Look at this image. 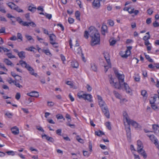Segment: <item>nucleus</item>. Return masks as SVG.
<instances>
[{
	"label": "nucleus",
	"mask_w": 159,
	"mask_h": 159,
	"mask_svg": "<svg viewBox=\"0 0 159 159\" xmlns=\"http://www.w3.org/2000/svg\"><path fill=\"white\" fill-rule=\"evenodd\" d=\"M127 123L128 125H127L128 126V125H130L131 124L135 128H138L139 125V124L136 121L131 120H129V122H128Z\"/></svg>",
	"instance_id": "nucleus-11"
},
{
	"label": "nucleus",
	"mask_w": 159,
	"mask_h": 159,
	"mask_svg": "<svg viewBox=\"0 0 159 159\" xmlns=\"http://www.w3.org/2000/svg\"><path fill=\"white\" fill-rule=\"evenodd\" d=\"M91 68L92 70L95 72L97 70V66L93 63L91 64Z\"/></svg>",
	"instance_id": "nucleus-24"
},
{
	"label": "nucleus",
	"mask_w": 159,
	"mask_h": 159,
	"mask_svg": "<svg viewBox=\"0 0 159 159\" xmlns=\"http://www.w3.org/2000/svg\"><path fill=\"white\" fill-rule=\"evenodd\" d=\"M104 67L105 68L104 70H105V72H106L107 71L108 69L109 68L111 67V63L110 66H109V65L108 64L107 65L104 66Z\"/></svg>",
	"instance_id": "nucleus-48"
},
{
	"label": "nucleus",
	"mask_w": 159,
	"mask_h": 159,
	"mask_svg": "<svg viewBox=\"0 0 159 159\" xmlns=\"http://www.w3.org/2000/svg\"><path fill=\"white\" fill-rule=\"evenodd\" d=\"M131 46H128L127 47V50L125 51V54L122 57H123L127 58L130 53V50L132 49Z\"/></svg>",
	"instance_id": "nucleus-9"
},
{
	"label": "nucleus",
	"mask_w": 159,
	"mask_h": 159,
	"mask_svg": "<svg viewBox=\"0 0 159 159\" xmlns=\"http://www.w3.org/2000/svg\"><path fill=\"white\" fill-rule=\"evenodd\" d=\"M109 41L110 43V45L111 46H113L116 42V41L115 40H112L111 41L110 40Z\"/></svg>",
	"instance_id": "nucleus-45"
},
{
	"label": "nucleus",
	"mask_w": 159,
	"mask_h": 159,
	"mask_svg": "<svg viewBox=\"0 0 159 159\" xmlns=\"http://www.w3.org/2000/svg\"><path fill=\"white\" fill-rule=\"evenodd\" d=\"M92 96L90 94H86V97H85V100H87L89 102H91L92 100L91 99Z\"/></svg>",
	"instance_id": "nucleus-27"
},
{
	"label": "nucleus",
	"mask_w": 159,
	"mask_h": 159,
	"mask_svg": "<svg viewBox=\"0 0 159 159\" xmlns=\"http://www.w3.org/2000/svg\"><path fill=\"white\" fill-rule=\"evenodd\" d=\"M108 23L111 26H113L114 25V21L111 20H108Z\"/></svg>",
	"instance_id": "nucleus-41"
},
{
	"label": "nucleus",
	"mask_w": 159,
	"mask_h": 159,
	"mask_svg": "<svg viewBox=\"0 0 159 159\" xmlns=\"http://www.w3.org/2000/svg\"><path fill=\"white\" fill-rule=\"evenodd\" d=\"M14 84L16 87H18L19 88H21L22 87V86L20 85L19 83H17L16 81L14 83Z\"/></svg>",
	"instance_id": "nucleus-53"
},
{
	"label": "nucleus",
	"mask_w": 159,
	"mask_h": 159,
	"mask_svg": "<svg viewBox=\"0 0 159 159\" xmlns=\"http://www.w3.org/2000/svg\"><path fill=\"white\" fill-rule=\"evenodd\" d=\"M141 94L144 98H146L148 97V94L147 93V92L146 90H143L141 91Z\"/></svg>",
	"instance_id": "nucleus-25"
},
{
	"label": "nucleus",
	"mask_w": 159,
	"mask_h": 159,
	"mask_svg": "<svg viewBox=\"0 0 159 159\" xmlns=\"http://www.w3.org/2000/svg\"><path fill=\"white\" fill-rule=\"evenodd\" d=\"M123 84L126 92L128 93H130L132 92V90L129 87L128 85L125 82H124Z\"/></svg>",
	"instance_id": "nucleus-15"
},
{
	"label": "nucleus",
	"mask_w": 159,
	"mask_h": 159,
	"mask_svg": "<svg viewBox=\"0 0 159 159\" xmlns=\"http://www.w3.org/2000/svg\"><path fill=\"white\" fill-rule=\"evenodd\" d=\"M19 63L22 67L26 68L29 71L30 74L35 77L37 76V74L36 73L34 72V69L30 66L25 61L21 60L19 61Z\"/></svg>",
	"instance_id": "nucleus-2"
},
{
	"label": "nucleus",
	"mask_w": 159,
	"mask_h": 159,
	"mask_svg": "<svg viewBox=\"0 0 159 159\" xmlns=\"http://www.w3.org/2000/svg\"><path fill=\"white\" fill-rule=\"evenodd\" d=\"M0 11L3 13H6V12L4 8L1 6H0Z\"/></svg>",
	"instance_id": "nucleus-50"
},
{
	"label": "nucleus",
	"mask_w": 159,
	"mask_h": 159,
	"mask_svg": "<svg viewBox=\"0 0 159 159\" xmlns=\"http://www.w3.org/2000/svg\"><path fill=\"white\" fill-rule=\"evenodd\" d=\"M4 61L7 65H10L11 66H14V65L11 62L7 59H5Z\"/></svg>",
	"instance_id": "nucleus-23"
},
{
	"label": "nucleus",
	"mask_w": 159,
	"mask_h": 159,
	"mask_svg": "<svg viewBox=\"0 0 159 159\" xmlns=\"http://www.w3.org/2000/svg\"><path fill=\"white\" fill-rule=\"evenodd\" d=\"M68 21L70 24H72L74 22V20L71 18H69L68 19Z\"/></svg>",
	"instance_id": "nucleus-58"
},
{
	"label": "nucleus",
	"mask_w": 159,
	"mask_h": 159,
	"mask_svg": "<svg viewBox=\"0 0 159 159\" xmlns=\"http://www.w3.org/2000/svg\"><path fill=\"white\" fill-rule=\"evenodd\" d=\"M7 81L10 84H11L12 83H13L14 84L16 80H12V79L10 78V80H8Z\"/></svg>",
	"instance_id": "nucleus-60"
},
{
	"label": "nucleus",
	"mask_w": 159,
	"mask_h": 159,
	"mask_svg": "<svg viewBox=\"0 0 159 159\" xmlns=\"http://www.w3.org/2000/svg\"><path fill=\"white\" fill-rule=\"evenodd\" d=\"M8 6L11 9L14 10L16 5L14 3L10 2L7 4Z\"/></svg>",
	"instance_id": "nucleus-21"
},
{
	"label": "nucleus",
	"mask_w": 159,
	"mask_h": 159,
	"mask_svg": "<svg viewBox=\"0 0 159 159\" xmlns=\"http://www.w3.org/2000/svg\"><path fill=\"white\" fill-rule=\"evenodd\" d=\"M56 117L57 119H62L63 118V116L59 114H57L56 116Z\"/></svg>",
	"instance_id": "nucleus-59"
},
{
	"label": "nucleus",
	"mask_w": 159,
	"mask_h": 159,
	"mask_svg": "<svg viewBox=\"0 0 159 159\" xmlns=\"http://www.w3.org/2000/svg\"><path fill=\"white\" fill-rule=\"evenodd\" d=\"M5 115L7 116L9 118H11L12 116V114L11 113H6L5 114Z\"/></svg>",
	"instance_id": "nucleus-62"
},
{
	"label": "nucleus",
	"mask_w": 159,
	"mask_h": 159,
	"mask_svg": "<svg viewBox=\"0 0 159 159\" xmlns=\"http://www.w3.org/2000/svg\"><path fill=\"white\" fill-rule=\"evenodd\" d=\"M150 103L151 104H153L155 103L156 104H158L159 103V96L157 94L154 95L153 97V101H150Z\"/></svg>",
	"instance_id": "nucleus-5"
},
{
	"label": "nucleus",
	"mask_w": 159,
	"mask_h": 159,
	"mask_svg": "<svg viewBox=\"0 0 159 159\" xmlns=\"http://www.w3.org/2000/svg\"><path fill=\"white\" fill-rule=\"evenodd\" d=\"M150 139L152 142H153L154 144H157V141H158L157 139L156 138L154 135H148Z\"/></svg>",
	"instance_id": "nucleus-18"
},
{
	"label": "nucleus",
	"mask_w": 159,
	"mask_h": 159,
	"mask_svg": "<svg viewBox=\"0 0 159 159\" xmlns=\"http://www.w3.org/2000/svg\"><path fill=\"white\" fill-rule=\"evenodd\" d=\"M11 130L12 134L14 135H17L19 133V129L16 126L11 128Z\"/></svg>",
	"instance_id": "nucleus-12"
},
{
	"label": "nucleus",
	"mask_w": 159,
	"mask_h": 159,
	"mask_svg": "<svg viewBox=\"0 0 159 159\" xmlns=\"http://www.w3.org/2000/svg\"><path fill=\"white\" fill-rule=\"evenodd\" d=\"M11 75H12V76H13V77H14L15 78V77L16 76H18L20 78L19 80V81H20V80H22L21 79V77L18 75H16V74L14 72H11Z\"/></svg>",
	"instance_id": "nucleus-32"
},
{
	"label": "nucleus",
	"mask_w": 159,
	"mask_h": 159,
	"mask_svg": "<svg viewBox=\"0 0 159 159\" xmlns=\"http://www.w3.org/2000/svg\"><path fill=\"white\" fill-rule=\"evenodd\" d=\"M104 55L107 64L109 66H111V61L110 60V56L107 52H105L104 53Z\"/></svg>",
	"instance_id": "nucleus-10"
},
{
	"label": "nucleus",
	"mask_w": 159,
	"mask_h": 159,
	"mask_svg": "<svg viewBox=\"0 0 159 159\" xmlns=\"http://www.w3.org/2000/svg\"><path fill=\"white\" fill-rule=\"evenodd\" d=\"M126 132L127 136L128 138L130 139L131 138L130 128V125H128L127 127V126L125 125Z\"/></svg>",
	"instance_id": "nucleus-14"
},
{
	"label": "nucleus",
	"mask_w": 159,
	"mask_h": 159,
	"mask_svg": "<svg viewBox=\"0 0 159 159\" xmlns=\"http://www.w3.org/2000/svg\"><path fill=\"white\" fill-rule=\"evenodd\" d=\"M7 56L8 57L10 58H14L15 57L13 55H12L11 53H8L7 54Z\"/></svg>",
	"instance_id": "nucleus-43"
},
{
	"label": "nucleus",
	"mask_w": 159,
	"mask_h": 159,
	"mask_svg": "<svg viewBox=\"0 0 159 159\" xmlns=\"http://www.w3.org/2000/svg\"><path fill=\"white\" fill-rule=\"evenodd\" d=\"M106 126L109 130H111V127L110 123L109 122H107L105 124Z\"/></svg>",
	"instance_id": "nucleus-38"
},
{
	"label": "nucleus",
	"mask_w": 159,
	"mask_h": 159,
	"mask_svg": "<svg viewBox=\"0 0 159 159\" xmlns=\"http://www.w3.org/2000/svg\"><path fill=\"white\" fill-rule=\"evenodd\" d=\"M99 102V105L101 107L102 111L104 113V115L107 118H110L109 112L107 106L105 102L103 101H100Z\"/></svg>",
	"instance_id": "nucleus-3"
},
{
	"label": "nucleus",
	"mask_w": 159,
	"mask_h": 159,
	"mask_svg": "<svg viewBox=\"0 0 159 159\" xmlns=\"http://www.w3.org/2000/svg\"><path fill=\"white\" fill-rule=\"evenodd\" d=\"M45 16H46L47 18L49 19H50L52 17L51 14H47V13H45Z\"/></svg>",
	"instance_id": "nucleus-49"
},
{
	"label": "nucleus",
	"mask_w": 159,
	"mask_h": 159,
	"mask_svg": "<svg viewBox=\"0 0 159 159\" xmlns=\"http://www.w3.org/2000/svg\"><path fill=\"white\" fill-rule=\"evenodd\" d=\"M129 9H130L128 11V12L131 14L134 13V9L133 7H129Z\"/></svg>",
	"instance_id": "nucleus-52"
},
{
	"label": "nucleus",
	"mask_w": 159,
	"mask_h": 159,
	"mask_svg": "<svg viewBox=\"0 0 159 159\" xmlns=\"http://www.w3.org/2000/svg\"><path fill=\"white\" fill-rule=\"evenodd\" d=\"M151 23V18H148L146 20V23L147 24H149Z\"/></svg>",
	"instance_id": "nucleus-57"
},
{
	"label": "nucleus",
	"mask_w": 159,
	"mask_h": 159,
	"mask_svg": "<svg viewBox=\"0 0 159 159\" xmlns=\"http://www.w3.org/2000/svg\"><path fill=\"white\" fill-rule=\"evenodd\" d=\"M102 34H105V33L107 31V25H103L102 27Z\"/></svg>",
	"instance_id": "nucleus-22"
},
{
	"label": "nucleus",
	"mask_w": 159,
	"mask_h": 159,
	"mask_svg": "<svg viewBox=\"0 0 159 159\" xmlns=\"http://www.w3.org/2000/svg\"><path fill=\"white\" fill-rule=\"evenodd\" d=\"M21 24L23 26H29V22L22 21Z\"/></svg>",
	"instance_id": "nucleus-56"
},
{
	"label": "nucleus",
	"mask_w": 159,
	"mask_h": 159,
	"mask_svg": "<svg viewBox=\"0 0 159 159\" xmlns=\"http://www.w3.org/2000/svg\"><path fill=\"white\" fill-rule=\"evenodd\" d=\"M18 55L20 58L23 59L25 57V52L24 51H21L18 53Z\"/></svg>",
	"instance_id": "nucleus-19"
},
{
	"label": "nucleus",
	"mask_w": 159,
	"mask_h": 159,
	"mask_svg": "<svg viewBox=\"0 0 159 159\" xmlns=\"http://www.w3.org/2000/svg\"><path fill=\"white\" fill-rule=\"evenodd\" d=\"M16 21L18 22L20 24H21L23 21L21 18L19 17H18L16 18Z\"/></svg>",
	"instance_id": "nucleus-54"
},
{
	"label": "nucleus",
	"mask_w": 159,
	"mask_h": 159,
	"mask_svg": "<svg viewBox=\"0 0 159 159\" xmlns=\"http://www.w3.org/2000/svg\"><path fill=\"white\" fill-rule=\"evenodd\" d=\"M83 153L84 156L87 157H88L90 154L88 151H83Z\"/></svg>",
	"instance_id": "nucleus-36"
},
{
	"label": "nucleus",
	"mask_w": 159,
	"mask_h": 159,
	"mask_svg": "<svg viewBox=\"0 0 159 159\" xmlns=\"http://www.w3.org/2000/svg\"><path fill=\"white\" fill-rule=\"evenodd\" d=\"M113 93L116 98L119 99L120 98V95L117 92L115 91H114L113 92Z\"/></svg>",
	"instance_id": "nucleus-34"
},
{
	"label": "nucleus",
	"mask_w": 159,
	"mask_h": 159,
	"mask_svg": "<svg viewBox=\"0 0 159 159\" xmlns=\"http://www.w3.org/2000/svg\"><path fill=\"white\" fill-rule=\"evenodd\" d=\"M76 139L79 142L82 143H84V140L83 139L80 138V137L79 135H77L76 136Z\"/></svg>",
	"instance_id": "nucleus-35"
},
{
	"label": "nucleus",
	"mask_w": 159,
	"mask_h": 159,
	"mask_svg": "<svg viewBox=\"0 0 159 159\" xmlns=\"http://www.w3.org/2000/svg\"><path fill=\"white\" fill-rule=\"evenodd\" d=\"M89 30H88V31H84V36L86 39H87L89 38Z\"/></svg>",
	"instance_id": "nucleus-33"
},
{
	"label": "nucleus",
	"mask_w": 159,
	"mask_h": 159,
	"mask_svg": "<svg viewBox=\"0 0 159 159\" xmlns=\"http://www.w3.org/2000/svg\"><path fill=\"white\" fill-rule=\"evenodd\" d=\"M95 134L98 136H101L102 135H104V133L101 130H99L96 131L95 132Z\"/></svg>",
	"instance_id": "nucleus-26"
},
{
	"label": "nucleus",
	"mask_w": 159,
	"mask_h": 159,
	"mask_svg": "<svg viewBox=\"0 0 159 159\" xmlns=\"http://www.w3.org/2000/svg\"><path fill=\"white\" fill-rule=\"evenodd\" d=\"M123 115L124 120L125 119L127 123L128 122H129V120L130 119H129V116L126 112L125 111H123Z\"/></svg>",
	"instance_id": "nucleus-16"
},
{
	"label": "nucleus",
	"mask_w": 159,
	"mask_h": 159,
	"mask_svg": "<svg viewBox=\"0 0 159 159\" xmlns=\"http://www.w3.org/2000/svg\"><path fill=\"white\" fill-rule=\"evenodd\" d=\"M8 155L14 156L15 154V152L12 151H8L6 152Z\"/></svg>",
	"instance_id": "nucleus-42"
},
{
	"label": "nucleus",
	"mask_w": 159,
	"mask_h": 159,
	"mask_svg": "<svg viewBox=\"0 0 159 159\" xmlns=\"http://www.w3.org/2000/svg\"><path fill=\"white\" fill-rule=\"evenodd\" d=\"M153 25L154 27H158L159 26V23H158L156 20H155L153 23Z\"/></svg>",
	"instance_id": "nucleus-40"
},
{
	"label": "nucleus",
	"mask_w": 159,
	"mask_h": 159,
	"mask_svg": "<svg viewBox=\"0 0 159 159\" xmlns=\"http://www.w3.org/2000/svg\"><path fill=\"white\" fill-rule=\"evenodd\" d=\"M147 11L148 14L149 15H151L153 12V11L150 8H149L147 10Z\"/></svg>",
	"instance_id": "nucleus-64"
},
{
	"label": "nucleus",
	"mask_w": 159,
	"mask_h": 159,
	"mask_svg": "<svg viewBox=\"0 0 159 159\" xmlns=\"http://www.w3.org/2000/svg\"><path fill=\"white\" fill-rule=\"evenodd\" d=\"M75 17H79L80 16V12L79 11H76L75 13Z\"/></svg>",
	"instance_id": "nucleus-63"
},
{
	"label": "nucleus",
	"mask_w": 159,
	"mask_h": 159,
	"mask_svg": "<svg viewBox=\"0 0 159 159\" xmlns=\"http://www.w3.org/2000/svg\"><path fill=\"white\" fill-rule=\"evenodd\" d=\"M114 70L116 76L118 79L119 83H123L124 82V75L120 74L116 69H114Z\"/></svg>",
	"instance_id": "nucleus-4"
},
{
	"label": "nucleus",
	"mask_w": 159,
	"mask_h": 159,
	"mask_svg": "<svg viewBox=\"0 0 159 159\" xmlns=\"http://www.w3.org/2000/svg\"><path fill=\"white\" fill-rule=\"evenodd\" d=\"M94 8L98 9L100 7V2L98 0H94L92 3Z\"/></svg>",
	"instance_id": "nucleus-7"
},
{
	"label": "nucleus",
	"mask_w": 159,
	"mask_h": 159,
	"mask_svg": "<svg viewBox=\"0 0 159 159\" xmlns=\"http://www.w3.org/2000/svg\"><path fill=\"white\" fill-rule=\"evenodd\" d=\"M27 95L31 97L37 98L39 97V94L38 92L35 91H32L31 92L28 93Z\"/></svg>",
	"instance_id": "nucleus-13"
},
{
	"label": "nucleus",
	"mask_w": 159,
	"mask_h": 159,
	"mask_svg": "<svg viewBox=\"0 0 159 159\" xmlns=\"http://www.w3.org/2000/svg\"><path fill=\"white\" fill-rule=\"evenodd\" d=\"M20 98V94L19 93H16L15 96V98L17 100H19Z\"/></svg>",
	"instance_id": "nucleus-44"
},
{
	"label": "nucleus",
	"mask_w": 159,
	"mask_h": 159,
	"mask_svg": "<svg viewBox=\"0 0 159 159\" xmlns=\"http://www.w3.org/2000/svg\"><path fill=\"white\" fill-rule=\"evenodd\" d=\"M25 16L26 20H30V13H27L25 15Z\"/></svg>",
	"instance_id": "nucleus-46"
},
{
	"label": "nucleus",
	"mask_w": 159,
	"mask_h": 159,
	"mask_svg": "<svg viewBox=\"0 0 159 159\" xmlns=\"http://www.w3.org/2000/svg\"><path fill=\"white\" fill-rule=\"evenodd\" d=\"M43 52L45 53L47 55H51V53L48 49L46 50H43Z\"/></svg>",
	"instance_id": "nucleus-37"
},
{
	"label": "nucleus",
	"mask_w": 159,
	"mask_h": 159,
	"mask_svg": "<svg viewBox=\"0 0 159 159\" xmlns=\"http://www.w3.org/2000/svg\"><path fill=\"white\" fill-rule=\"evenodd\" d=\"M50 43L51 44H54L55 43H53V42H55L56 40V37L55 35L53 34H51L49 35Z\"/></svg>",
	"instance_id": "nucleus-6"
},
{
	"label": "nucleus",
	"mask_w": 159,
	"mask_h": 159,
	"mask_svg": "<svg viewBox=\"0 0 159 159\" xmlns=\"http://www.w3.org/2000/svg\"><path fill=\"white\" fill-rule=\"evenodd\" d=\"M152 128L155 132L157 131H159V126L157 125H153Z\"/></svg>",
	"instance_id": "nucleus-31"
},
{
	"label": "nucleus",
	"mask_w": 159,
	"mask_h": 159,
	"mask_svg": "<svg viewBox=\"0 0 159 159\" xmlns=\"http://www.w3.org/2000/svg\"><path fill=\"white\" fill-rule=\"evenodd\" d=\"M36 129L38 130H39V131H41L42 132H44V130L42 128L41 126H36Z\"/></svg>",
	"instance_id": "nucleus-55"
},
{
	"label": "nucleus",
	"mask_w": 159,
	"mask_h": 159,
	"mask_svg": "<svg viewBox=\"0 0 159 159\" xmlns=\"http://www.w3.org/2000/svg\"><path fill=\"white\" fill-rule=\"evenodd\" d=\"M138 146L137 152H139L143 150V146L142 142L140 140H138L137 142Z\"/></svg>",
	"instance_id": "nucleus-8"
},
{
	"label": "nucleus",
	"mask_w": 159,
	"mask_h": 159,
	"mask_svg": "<svg viewBox=\"0 0 159 159\" xmlns=\"http://www.w3.org/2000/svg\"><path fill=\"white\" fill-rule=\"evenodd\" d=\"M89 35L91 38V44L94 46L100 43V36L98 31L93 27H90L89 28Z\"/></svg>",
	"instance_id": "nucleus-1"
},
{
	"label": "nucleus",
	"mask_w": 159,
	"mask_h": 159,
	"mask_svg": "<svg viewBox=\"0 0 159 159\" xmlns=\"http://www.w3.org/2000/svg\"><path fill=\"white\" fill-rule=\"evenodd\" d=\"M26 38L28 40H33L34 41V40L32 38V37L30 35H26L25 36Z\"/></svg>",
	"instance_id": "nucleus-47"
},
{
	"label": "nucleus",
	"mask_w": 159,
	"mask_h": 159,
	"mask_svg": "<svg viewBox=\"0 0 159 159\" xmlns=\"http://www.w3.org/2000/svg\"><path fill=\"white\" fill-rule=\"evenodd\" d=\"M150 35H149V36H148L147 35L143 37V40L144 41L147 40H148V39H150Z\"/></svg>",
	"instance_id": "nucleus-51"
},
{
	"label": "nucleus",
	"mask_w": 159,
	"mask_h": 159,
	"mask_svg": "<svg viewBox=\"0 0 159 159\" xmlns=\"http://www.w3.org/2000/svg\"><path fill=\"white\" fill-rule=\"evenodd\" d=\"M75 53L79 54H81V55L83 56V54L82 52L81 49L80 47L78 48L75 47Z\"/></svg>",
	"instance_id": "nucleus-20"
},
{
	"label": "nucleus",
	"mask_w": 159,
	"mask_h": 159,
	"mask_svg": "<svg viewBox=\"0 0 159 159\" xmlns=\"http://www.w3.org/2000/svg\"><path fill=\"white\" fill-rule=\"evenodd\" d=\"M142 151H143V153H141L142 152H138V153H139L143 157L144 159H146L147 157V154L145 151L143 149V150H142Z\"/></svg>",
	"instance_id": "nucleus-28"
},
{
	"label": "nucleus",
	"mask_w": 159,
	"mask_h": 159,
	"mask_svg": "<svg viewBox=\"0 0 159 159\" xmlns=\"http://www.w3.org/2000/svg\"><path fill=\"white\" fill-rule=\"evenodd\" d=\"M123 85V84L121 83H119L116 82H114V84L112 86L114 87L115 88L117 89H120L121 86Z\"/></svg>",
	"instance_id": "nucleus-17"
},
{
	"label": "nucleus",
	"mask_w": 159,
	"mask_h": 159,
	"mask_svg": "<svg viewBox=\"0 0 159 159\" xmlns=\"http://www.w3.org/2000/svg\"><path fill=\"white\" fill-rule=\"evenodd\" d=\"M14 10L16 11L17 12L19 13H23L24 12L23 10L20 8V7L17 5H16Z\"/></svg>",
	"instance_id": "nucleus-30"
},
{
	"label": "nucleus",
	"mask_w": 159,
	"mask_h": 159,
	"mask_svg": "<svg viewBox=\"0 0 159 159\" xmlns=\"http://www.w3.org/2000/svg\"><path fill=\"white\" fill-rule=\"evenodd\" d=\"M29 25L33 27H35L36 26V25L33 21L29 22Z\"/></svg>",
	"instance_id": "nucleus-39"
},
{
	"label": "nucleus",
	"mask_w": 159,
	"mask_h": 159,
	"mask_svg": "<svg viewBox=\"0 0 159 159\" xmlns=\"http://www.w3.org/2000/svg\"><path fill=\"white\" fill-rule=\"evenodd\" d=\"M71 65L72 67L74 68H77L78 67V64L76 62L73 61L71 62Z\"/></svg>",
	"instance_id": "nucleus-29"
},
{
	"label": "nucleus",
	"mask_w": 159,
	"mask_h": 159,
	"mask_svg": "<svg viewBox=\"0 0 159 159\" xmlns=\"http://www.w3.org/2000/svg\"><path fill=\"white\" fill-rule=\"evenodd\" d=\"M86 87L88 91H90L92 90V88L89 84H87Z\"/></svg>",
	"instance_id": "nucleus-61"
}]
</instances>
